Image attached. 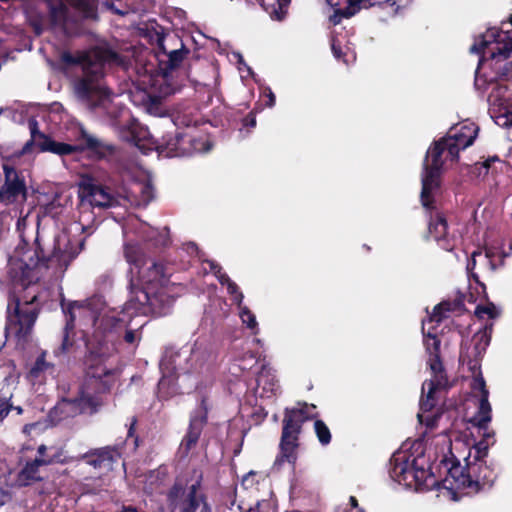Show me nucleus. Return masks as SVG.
Listing matches in <instances>:
<instances>
[{
    "label": "nucleus",
    "mask_w": 512,
    "mask_h": 512,
    "mask_svg": "<svg viewBox=\"0 0 512 512\" xmlns=\"http://www.w3.org/2000/svg\"><path fill=\"white\" fill-rule=\"evenodd\" d=\"M124 255L127 262L133 266L131 274H138L137 283L130 280L129 298L121 311L106 309V303L101 295H94L85 302H74L68 307V315L64 328L62 344L54 351L56 356L67 353L72 346L70 331L79 319L85 345L89 350L86 356V379L80 387L77 396L63 398L55 407L63 417H73L78 414L95 413L102 405L100 394L108 391L114 381V372L104 364L102 348H96L90 339V329L111 331L126 327L135 316H164L168 314L174 299L169 294L167 283L168 274L162 264L152 259H145L137 243L126 242Z\"/></svg>",
    "instance_id": "nucleus-1"
},
{
    "label": "nucleus",
    "mask_w": 512,
    "mask_h": 512,
    "mask_svg": "<svg viewBox=\"0 0 512 512\" xmlns=\"http://www.w3.org/2000/svg\"><path fill=\"white\" fill-rule=\"evenodd\" d=\"M35 242V250L28 249L21 257H14L9 263L13 293L7 305L5 334L6 337L15 338L18 345L26 343L38 313L33 306L37 299L36 294L22 303L16 293L37 283L43 277L44 270L52 268L55 272H63L83 249L85 239L73 240L69 232L64 230L55 236L52 251L48 256L45 255L38 237Z\"/></svg>",
    "instance_id": "nucleus-2"
},
{
    "label": "nucleus",
    "mask_w": 512,
    "mask_h": 512,
    "mask_svg": "<svg viewBox=\"0 0 512 512\" xmlns=\"http://www.w3.org/2000/svg\"><path fill=\"white\" fill-rule=\"evenodd\" d=\"M471 53L480 54L475 72V87L488 95L489 112L501 127H512V92L498 79H512V31L488 29L470 48Z\"/></svg>",
    "instance_id": "nucleus-3"
},
{
    "label": "nucleus",
    "mask_w": 512,
    "mask_h": 512,
    "mask_svg": "<svg viewBox=\"0 0 512 512\" xmlns=\"http://www.w3.org/2000/svg\"><path fill=\"white\" fill-rule=\"evenodd\" d=\"M61 61L76 65L81 76L74 81V93L82 105L93 111L109 113L112 103L108 90L102 84L107 64L118 61V55L109 49L97 48L87 53L63 52Z\"/></svg>",
    "instance_id": "nucleus-4"
},
{
    "label": "nucleus",
    "mask_w": 512,
    "mask_h": 512,
    "mask_svg": "<svg viewBox=\"0 0 512 512\" xmlns=\"http://www.w3.org/2000/svg\"><path fill=\"white\" fill-rule=\"evenodd\" d=\"M215 358L214 349L206 339H197L189 349H167L159 364V397L167 399L183 391L189 375H198L208 370Z\"/></svg>",
    "instance_id": "nucleus-5"
},
{
    "label": "nucleus",
    "mask_w": 512,
    "mask_h": 512,
    "mask_svg": "<svg viewBox=\"0 0 512 512\" xmlns=\"http://www.w3.org/2000/svg\"><path fill=\"white\" fill-rule=\"evenodd\" d=\"M478 127L472 122H463L450 128L447 135L434 143L427 151L422 172L421 201L430 208L431 195L440 185L444 164L456 161L460 150L471 146L477 137Z\"/></svg>",
    "instance_id": "nucleus-6"
},
{
    "label": "nucleus",
    "mask_w": 512,
    "mask_h": 512,
    "mask_svg": "<svg viewBox=\"0 0 512 512\" xmlns=\"http://www.w3.org/2000/svg\"><path fill=\"white\" fill-rule=\"evenodd\" d=\"M443 304L434 307L432 314L428 317L427 321H423L422 331L424 335V346L428 354L427 363L430 367L432 378L426 380L422 385V397L420 400V412L417 417L420 423L425 424L427 427L432 428L438 418V415L433 416L428 413L434 408L436 404L435 394L441 389L446 387L447 380L443 374V365L440 360V340L430 329L425 332V326L433 322L439 323L444 317Z\"/></svg>",
    "instance_id": "nucleus-7"
},
{
    "label": "nucleus",
    "mask_w": 512,
    "mask_h": 512,
    "mask_svg": "<svg viewBox=\"0 0 512 512\" xmlns=\"http://www.w3.org/2000/svg\"><path fill=\"white\" fill-rule=\"evenodd\" d=\"M391 479L406 488L424 490L434 484L430 471V461L425 456L422 440H416L407 448L402 446L396 451L389 464Z\"/></svg>",
    "instance_id": "nucleus-8"
},
{
    "label": "nucleus",
    "mask_w": 512,
    "mask_h": 512,
    "mask_svg": "<svg viewBox=\"0 0 512 512\" xmlns=\"http://www.w3.org/2000/svg\"><path fill=\"white\" fill-rule=\"evenodd\" d=\"M175 41L179 42L176 37L163 38L159 40V49L164 56L167 57L166 66L163 68L165 73L157 75L152 78L151 87L149 90H137L131 96L135 105L140 106L146 113L156 117H163L166 115V107L163 99L174 93V87L168 82L167 70H173L178 67L188 54L184 44L180 42V48L168 50L165 42Z\"/></svg>",
    "instance_id": "nucleus-9"
},
{
    "label": "nucleus",
    "mask_w": 512,
    "mask_h": 512,
    "mask_svg": "<svg viewBox=\"0 0 512 512\" xmlns=\"http://www.w3.org/2000/svg\"><path fill=\"white\" fill-rule=\"evenodd\" d=\"M31 141L27 142L23 148L24 152L29 151V147L35 144L41 152H51L59 156L74 155L78 152L89 150L98 159H107L111 161L117 157L116 147L109 144L85 131L81 133V144L71 145L57 142L52 138L38 131L36 120L29 121Z\"/></svg>",
    "instance_id": "nucleus-10"
},
{
    "label": "nucleus",
    "mask_w": 512,
    "mask_h": 512,
    "mask_svg": "<svg viewBox=\"0 0 512 512\" xmlns=\"http://www.w3.org/2000/svg\"><path fill=\"white\" fill-rule=\"evenodd\" d=\"M79 226L82 232L92 234L94 231V216L90 208H108L119 204L109 189L96 183L92 178H84L79 183Z\"/></svg>",
    "instance_id": "nucleus-11"
},
{
    "label": "nucleus",
    "mask_w": 512,
    "mask_h": 512,
    "mask_svg": "<svg viewBox=\"0 0 512 512\" xmlns=\"http://www.w3.org/2000/svg\"><path fill=\"white\" fill-rule=\"evenodd\" d=\"M314 410L315 406L308 405L307 403L299 404L298 407L285 409L280 441V455L277 457L276 463L281 464L286 461L290 464H294L296 462V450L298 448V439L302 424L314 417Z\"/></svg>",
    "instance_id": "nucleus-12"
},
{
    "label": "nucleus",
    "mask_w": 512,
    "mask_h": 512,
    "mask_svg": "<svg viewBox=\"0 0 512 512\" xmlns=\"http://www.w3.org/2000/svg\"><path fill=\"white\" fill-rule=\"evenodd\" d=\"M463 468H452L451 476L459 486L478 492L485 486H491L494 481L493 471L486 465L484 459H471V454L465 459Z\"/></svg>",
    "instance_id": "nucleus-13"
},
{
    "label": "nucleus",
    "mask_w": 512,
    "mask_h": 512,
    "mask_svg": "<svg viewBox=\"0 0 512 512\" xmlns=\"http://www.w3.org/2000/svg\"><path fill=\"white\" fill-rule=\"evenodd\" d=\"M124 235L134 234L144 241L150 242L155 247H165L170 243L169 230L164 227L162 230L155 229L137 218H131L123 226Z\"/></svg>",
    "instance_id": "nucleus-14"
},
{
    "label": "nucleus",
    "mask_w": 512,
    "mask_h": 512,
    "mask_svg": "<svg viewBox=\"0 0 512 512\" xmlns=\"http://www.w3.org/2000/svg\"><path fill=\"white\" fill-rule=\"evenodd\" d=\"M207 413L208 408L203 399L201 405L191 415L188 430L180 443L179 454L181 457H186L196 447L207 422Z\"/></svg>",
    "instance_id": "nucleus-15"
},
{
    "label": "nucleus",
    "mask_w": 512,
    "mask_h": 512,
    "mask_svg": "<svg viewBox=\"0 0 512 512\" xmlns=\"http://www.w3.org/2000/svg\"><path fill=\"white\" fill-rule=\"evenodd\" d=\"M122 455V445L105 446L102 448L91 449L81 455V459L86 464L99 471H109L113 468Z\"/></svg>",
    "instance_id": "nucleus-16"
},
{
    "label": "nucleus",
    "mask_w": 512,
    "mask_h": 512,
    "mask_svg": "<svg viewBox=\"0 0 512 512\" xmlns=\"http://www.w3.org/2000/svg\"><path fill=\"white\" fill-rule=\"evenodd\" d=\"M5 183L0 190V206L11 204L19 198L25 199L26 187L15 168L3 166Z\"/></svg>",
    "instance_id": "nucleus-17"
},
{
    "label": "nucleus",
    "mask_w": 512,
    "mask_h": 512,
    "mask_svg": "<svg viewBox=\"0 0 512 512\" xmlns=\"http://www.w3.org/2000/svg\"><path fill=\"white\" fill-rule=\"evenodd\" d=\"M334 9V13L330 16V22L337 25L343 18L354 16L359 10L366 9L383 0H326Z\"/></svg>",
    "instance_id": "nucleus-18"
},
{
    "label": "nucleus",
    "mask_w": 512,
    "mask_h": 512,
    "mask_svg": "<svg viewBox=\"0 0 512 512\" xmlns=\"http://www.w3.org/2000/svg\"><path fill=\"white\" fill-rule=\"evenodd\" d=\"M429 236L446 250L452 251L455 246V238L448 232V224L445 216L439 212L430 216L428 225Z\"/></svg>",
    "instance_id": "nucleus-19"
},
{
    "label": "nucleus",
    "mask_w": 512,
    "mask_h": 512,
    "mask_svg": "<svg viewBox=\"0 0 512 512\" xmlns=\"http://www.w3.org/2000/svg\"><path fill=\"white\" fill-rule=\"evenodd\" d=\"M187 133L167 134L158 146L160 154L166 157L189 156L190 146L186 145Z\"/></svg>",
    "instance_id": "nucleus-20"
},
{
    "label": "nucleus",
    "mask_w": 512,
    "mask_h": 512,
    "mask_svg": "<svg viewBox=\"0 0 512 512\" xmlns=\"http://www.w3.org/2000/svg\"><path fill=\"white\" fill-rule=\"evenodd\" d=\"M53 458H35L27 461L17 475V483L20 486H28L33 482L42 481L40 468L52 464Z\"/></svg>",
    "instance_id": "nucleus-21"
},
{
    "label": "nucleus",
    "mask_w": 512,
    "mask_h": 512,
    "mask_svg": "<svg viewBox=\"0 0 512 512\" xmlns=\"http://www.w3.org/2000/svg\"><path fill=\"white\" fill-rule=\"evenodd\" d=\"M120 137L141 148L143 141L150 137L149 130L136 119H129L120 131Z\"/></svg>",
    "instance_id": "nucleus-22"
},
{
    "label": "nucleus",
    "mask_w": 512,
    "mask_h": 512,
    "mask_svg": "<svg viewBox=\"0 0 512 512\" xmlns=\"http://www.w3.org/2000/svg\"><path fill=\"white\" fill-rule=\"evenodd\" d=\"M473 390L481 392V398L479 400L478 411L476 413V420L478 423L485 424L487 421H491V405L488 401V390L486 389L485 380L481 374L475 375L472 383Z\"/></svg>",
    "instance_id": "nucleus-23"
},
{
    "label": "nucleus",
    "mask_w": 512,
    "mask_h": 512,
    "mask_svg": "<svg viewBox=\"0 0 512 512\" xmlns=\"http://www.w3.org/2000/svg\"><path fill=\"white\" fill-rule=\"evenodd\" d=\"M491 340V328L485 327L483 330L478 331L472 337L473 348L471 351H467L464 355L461 353V358L467 357L469 359H474V364L471 365V368H476L477 361L483 356L487 347L490 344Z\"/></svg>",
    "instance_id": "nucleus-24"
},
{
    "label": "nucleus",
    "mask_w": 512,
    "mask_h": 512,
    "mask_svg": "<svg viewBox=\"0 0 512 512\" xmlns=\"http://www.w3.org/2000/svg\"><path fill=\"white\" fill-rule=\"evenodd\" d=\"M256 383L257 391L260 393L261 397H271L278 390L275 375L272 372V369L266 365L262 366V369L256 378Z\"/></svg>",
    "instance_id": "nucleus-25"
},
{
    "label": "nucleus",
    "mask_w": 512,
    "mask_h": 512,
    "mask_svg": "<svg viewBox=\"0 0 512 512\" xmlns=\"http://www.w3.org/2000/svg\"><path fill=\"white\" fill-rule=\"evenodd\" d=\"M126 197L132 204L144 207L153 199V188L149 183H133Z\"/></svg>",
    "instance_id": "nucleus-26"
},
{
    "label": "nucleus",
    "mask_w": 512,
    "mask_h": 512,
    "mask_svg": "<svg viewBox=\"0 0 512 512\" xmlns=\"http://www.w3.org/2000/svg\"><path fill=\"white\" fill-rule=\"evenodd\" d=\"M186 145L190 146L189 156L195 153L208 152L212 148V143L207 136H193L187 133Z\"/></svg>",
    "instance_id": "nucleus-27"
},
{
    "label": "nucleus",
    "mask_w": 512,
    "mask_h": 512,
    "mask_svg": "<svg viewBox=\"0 0 512 512\" xmlns=\"http://www.w3.org/2000/svg\"><path fill=\"white\" fill-rule=\"evenodd\" d=\"M266 11L272 19L282 20L286 14V9L290 0H263Z\"/></svg>",
    "instance_id": "nucleus-28"
},
{
    "label": "nucleus",
    "mask_w": 512,
    "mask_h": 512,
    "mask_svg": "<svg viewBox=\"0 0 512 512\" xmlns=\"http://www.w3.org/2000/svg\"><path fill=\"white\" fill-rule=\"evenodd\" d=\"M238 307L239 317L243 324H245L249 329L253 330L254 334L258 333V323L256 321L255 315L250 311L247 306H244L243 303Z\"/></svg>",
    "instance_id": "nucleus-29"
},
{
    "label": "nucleus",
    "mask_w": 512,
    "mask_h": 512,
    "mask_svg": "<svg viewBox=\"0 0 512 512\" xmlns=\"http://www.w3.org/2000/svg\"><path fill=\"white\" fill-rule=\"evenodd\" d=\"M314 429L319 442L322 445H328L331 441V433L327 425L322 420H316L314 423Z\"/></svg>",
    "instance_id": "nucleus-30"
},
{
    "label": "nucleus",
    "mask_w": 512,
    "mask_h": 512,
    "mask_svg": "<svg viewBox=\"0 0 512 512\" xmlns=\"http://www.w3.org/2000/svg\"><path fill=\"white\" fill-rule=\"evenodd\" d=\"M495 443V440H480L478 443L475 444L474 450L475 455L473 457L474 460L476 459H484L488 453V449L491 445Z\"/></svg>",
    "instance_id": "nucleus-31"
},
{
    "label": "nucleus",
    "mask_w": 512,
    "mask_h": 512,
    "mask_svg": "<svg viewBox=\"0 0 512 512\" xmlns=\"http://www.w3.org/2000/svg\"><path fill=\"white\" fill-rule=\"evenodd\" d=\"M207 263L209 265L211 272L214 273V275L217 277L218 281L222 285H228L229 282H232L229 276L226 273L222 272V268L218 263L212 260L207 261Z\"/></svg>",
    "instance_id": "nucleus-32"
},
{
    "label": "nucleus",
    "mask_w": 512,
    "mask_h": 512,
    "mask_svg": "<svg viewBox=\"0 0 512 512\" xmlns=\"http://www.w3.org/2000/svg\"><path fill=\"white\" fill-rule=\"evenodd\" d=\"M227 293L231 296L232 301L237 305H241L243 302L244 295L240 291L238 285L232 281L229 282L228 285H226Z\"/></svg>",
    "instance_id": "nucleus-33"
},
{
    "label": "nucleus",
    "mask_w": 512,
    "mask_h": 512,
    "mask_svg": "<svg viewBox=\"0 0 512 512\" xmlns=\"http://www.w3.org/2000/svg\"><path fill=\"white\" fill-rule=\"evenodd\" d=\"M475 314L480 318L484 315H487L489 318H495L499 315V311L493 303H488L485 306H477Z\"/></svg>",
    "instance_id": "nucleus-34"
},
{
    "label": "nucleus",
    "mask_w": 512,
    "mask_h": 512,
    "mask_svg": "<svg viewBox=\"0 0 512 512\" xmlns=\"http://www.w3.org/2000/svg\"><path fill=\"white\" fill-rule=\"evenodd\" d=\"M471 423L473 425H475L476 427H478L479 431L482 432V439L481 440H495L494 439V436H495V433L493 430H490L489 427H488V424L490 423V421H487L485 424H480L478 423V421L476 420V414L473 416V418L471 419Z\"/></svg>",
    "instance_id": "nucleus-35"
},
{
    "label": "nucleus",
    "mask_w": 512,
    "mask_h": 512,
    "mask_svg": "<svg viewBox=\"0 0 512 512\" xmlns=\"http://www.w3.org/2000/svg\"><path fill=\"white\" fill-rule=\"evenodd\" d=\"M49 367V363L45 361V353H42L30 369V375L32 377H39L40 373Z\"/></svg>",
    "instance_id": "nucleus-36"
},
{
    "label": "nucleus",
    "mask_w": 512,
    "mask_h": 512,
    "mask_svg": "<svg viewBox=\"0 0 512 512\" xmlns=\"http://www.w3.org/2000/svg\"><path fill=\"white\" fill-rule=\"evenodd\" d=\"M12 408L13 405L7 399H0V423L8 416Z\"/></svg>",
    "instance_id": "nucleus-37"
},
{
    "label": "nucleus",
    "mask_w": 512,
    "mask_h": 512,
    "mask_svg": "<svg viewBox=\"0 0 512 512\" xmlns=\"http://www.w3.org/2000/svg\"><path fill=\"white\" fill-rule=\"evenodd\" d=\"M45 212L52 217H57L61 214L62 208L61 205L54 200L46 206Z\"/></svg>",
    "instance_id": "nucleus-38"
},
{
    "label": "nucleus",
    "mask_w": 512,
    "mask_h": 512,
    "mask_svg": "<svg viewBox=\"0 0 512 512\" xmlns=\"http://www.w3.org/2000/svg\"><path fill=\"white\" fill-rule=\"evenodd\" d=\"M482 256V253L479 252V251H474L471 255V259L468 261L467 263V270L468 272L471 274V276L478 282V278H477V275L472 273L473 269L475 268V265H476V257H480Z\"/></svg>",
    "instance_id": "nucleus-39"
},
{
    "label": "nucleus",
    "mask_w": 512,
    "mask_h": 512,
    "mask_svg": "<svg viewBox=\"0 0 512 512\" xmlns=\"http://www.w3.org/2000/svg\"><path fill=\"white\" fill-rule=\"evenodd\" d=\"M140 339V334L136 330L127 329L124 335V340L128 344H135Z\"/></svg>",
    "instance_id": "nucleus-40"
},
{
    "label": "nucleus",
    "mask_w": 512,
    "mask_h": 512,
    "mask_svg": "<svg viewBox=\"0 0 512 512\" xmlns=\"http://www.w3.org/2000/svg\"><path fill=\"white\" fill-rule=\"evenodd\" d=\"M103 6L106 9L113 12L114 14L121 15V16L127 14V10H122V9L117 8L113 1H105V2H103Z\"/></svg>",
    "instance_id": "nucleus-41"
},
{
    "label": "nucleus",
    "mask_w": 512,
    "mask_h": 512,
    "mask_svg": "<svg viewBox=\"0 0 512 512\" xmlns=\"http://www.w3.org/2000/svg\"><path fill=\"white\" fill-rule=\"evenodd\" d=\"M133 426H134V422L131 424V426H130V428L128 430L127 438H126L124 444H127V442L131 439V441H132V449L135 450L136 447L138 446V439H137V437H134Z\"/></svg>",
    "instance_id": "nucleus-42"
},
{
    "label": "nucleus",
    "mask_w": 512,
    "mask_h": 512,
    "mask_svg": "<svg viewBox=\"0 0 512 512\" xmlns=\"http://www.w3.org/2000/svg\"><path fill=\"white\" fill-rule=\"evenodd\" d=\"M234 57L237 59V62L239 64L238 69L240 71H242L243 68H245L249 74H252L251 68L247 66V64L244 62L243 57L240 53H234Z\"/></svg>",
    "instance_id": "nucleus-43"
},
{
    "label": "nucleus",
    "mask_w": 512,
    "mask_h": 512,
    "mask_svg": "<svg viewBox=\"0 0 512 512\" xmlns=\"http://www.w3.org/2000/svg\"><path fill=\"white\" fill-rule=\"evenodd\" d=\"M331 48L333 55L336 59H340L342 56L341 48L337 45L336 41L333 39L331 43Z\"/></svg>",
    "instance_id": "nucleus-44"
},
{
    "label": "nucleus",
    "mask_w": 512,
    "mask_h": 512,
    "mask_svg": "<svg viewBox=\"0 0 512 512\" xmlns=\"http://www.w3.org/2000/svg\"><path fill=\"white\" fill-rule=\"evenodd\" d=\"M47 446L42 444L37 449V457L36 458H51L50 456L46 455Z\"/></svg>",
    "instance_id": "nucleus-45"
},
{
    "label": "nucleus",
    "mask_w": 512,
    "mask_h": 512,
    "mask_svg": "<svg viewBox=\"0 0 512 512\" xmlns=\"http://www.w3.org/2000/svg\"><path fill=\"white\" fill-rule=\"evenodd\" d=\"M256 125V118L255 116L251 113L250 115H248L245 119H244V126H250V127H255Z\"/></svg>",
    "instance_id": "nucleus-46"
},
{
    "label": "nucleus",
    "mask_w": 512,
    "mask_h": 512,
    "mask_svg": "<svg viewBox=\"0 0 512 512\" xmlns=\"http://www.w3.org/2000/svg\"><path fill=\"white\" fill-rule=\"evenodd\" d=\"M268 90V102H267V106L268 107H273L275 105V95L274 93L271 91L270 88L267 89Z\"/></svg>",
    "instance_id": "nucleus-47"
},
{
    "label": "nucleus",
    "mask_w": 512,
    "mask_h": 512,
    "mask_svg": "<svg viewBox=\"0 0 512 512\" xmlns=\"http://www.w3.org/2000/svg\"><path fill=\"white\" fill-rule=\"evenodd\" d=\"M189 501H190V507L194 508L198 505L196 498H195V491L194 489L189 493Z\"/></svg>",
    "instance_id": "nucleus-48"
},
{
    "label": "nucleus",
    "mask_w": 512,
    "mask_h": 512,
    "mask_svg": "<svg viewBox=\"0 0 512 512\" xmlns=\"http://www.w3.org/2000/svg\"><path fill=\"white\" fill-rule=\"evenodd\" d=\"M34 427H35V424H26V425H24L22 432L24 434H29Z\"/></svg>",
    "instance_id": "nucleus-49"
},
{
    "label": "nucleus",
    "mask_w": 512,
    "mask_h": 512,
    "mask_svg": "<svg viewBox=\"0 0 512 512\" xmlns=\"http://www.w3.org/2000/svg\"><path fill=\"white\" fill-rule=\"evenodd\" d=\"M200 512H210L206 503H204L200 509Z\"/></svg>",
    "instance_id": "nucleus-50"
},
{
    "label": "nucleus",
    "mask_w": 512,
    "mask_h": 512,
    "mask_svg": "<svg viewBox=\"0 0 512 512\" xmlns=\"http://www.w3.org/2000/svg\"><path fill=\"white\" fill-rule=\"evenodd\" d=\"M12 409H14L17 412V414H19V415L23 413V409L20 406H16V407L13 406Z\"/></svg>",
    "instance_id": "nucleus-51"
},
{
    "label": "nucleus",
    "mask_w": 512,
    "mask_h": 512,
    "mask_svg": "<svg viewBox=\"0 0 512 512\" xmlns=\"http://www.w3.org/2000/svg\"><path fill=\"white\" fill-rule=\"evenodd\" d=\"M94 337H95V341L97 342V344L99 346H102V340H101L100 336L97 334Z\"/></svg>",
    "instance_id": "nucleus-52"
},
{
    "label": "nucleus",
    "mask_w": 512,
    "mask_h": 512,
    "mask_svg": "<svg viewBox=\"0 0 512 512\" xmlns=\"http://www.w3.org/2000/svg\"><path fill=\"white\" fill-rule=\"evenodd\" d=\"M512 253V241L509 244V253H504V256L507 257Z\"/></svg>",
    "instance_id": "nucleus-53"
},
{
    "label": "nucleus",
    "mask_w": 512,
    "mask_h": 512,
    "mask_svg": "<svg viewBox=\"0 0 512 512\" xmlns=\"http://www.w3.org/2000/svg\"><path fill=\"white\" fill-rule=\"evenodd\" d=\"M249 359L251 360V362L255 363L256 360H255V356L253 354H250L249 355Z\"/></svg>",
    "instance_id": "nucleus-54"
},
{
    "label": "nucleus",
    "mask_w": 512,
    "mask_h": 512,
    "mask_svg": "<svg viewBox=\"0 0 512 512\" xmlns=\"http://www.w3.org/2000/svg\"><path fill=\"white\" fill-rule=\"evenodd\" d=\"M126 510L129 511V512H136L137 511L136 508H134V507H128V508H126Z\"/></svg>",
    "instance_id": "nucleus-55"
},
{
    "label": "nucleus",
    "mask_w": 512,
    "mask_h": 512,
    "mask_svg": "<svg viewBox=\"0 0 512 512\" xmlns=\"http://www.w3.org/2000/svg\"><path fill=\"white\" fill-rule=\"evenodd\" d=\"M495 160H497V158H492V159H491V161H495ZM489 162H490V160H488V161L485 163V166H486V167H488V166H489Z\"/></svg>",
    "instance_id": "nucleus-56"
},
{
    "label": "nucleus",
    "mask_w": 512,
    "mask_h": 512,
    "mask_svg": "<svg viewBox=\"0 0 512 512\" xmlns=\"http://www.w3.org/2000/svg\"><path fill=\"white\" fill-rule=\"evenodd\" d=\"M241 369H248L246 365H241Z\"/></svg>",
    "instance_id": "nucleus-57"
},
{
    "label": "nucleus",
    "mask_w": 512,
    "mask_h": 512,
    "mask_svg": "<svg viewBox=\"0 0 512 512\" xmlns=\"http://www.w3.org/2000/svg\"><path fill=\"white\" fill-rule=\"evenodd\" d=\"M247 512H257L254 509H249Z\"/></svg>",
    "instance_id": "nucleus-58"
},
{
    "label": "nucleus",
    "mask_w": 512,
    "mask_h": 512,
    "mask_svg": "<svg viewBox=\"0 0 512 512\" xmlns=\"http://www.w3.org/2000/svg\"><path fill=\"white\" fill-rule=\"evenodd\" d=\"M255 341H256L257 343H261V340H260V339H255Z\"/></svg>",
    "instance_id": "nucleus-59"
},
{
    "label": "nucleus",
    "mask_w": 512,
    "mask_h": 512,
    "mask_svg": "<svg viewBox=\"0 0 512 512\" xmlns=\"http://www.w3.org/2000/svg\"><path fill=\"white\" fill-rule=\"evenodd\" d=\"M510 25L512 26V16L510 17Z\"/></svg>",
    "instance_id": "nucleus-60"
},
{
    "label": "nucleus",
    "mask_w": 512,
    "mask_h": 512,
    "mask_svg": "<svg viewBox=\"0 0 512 512\" xmlns=\"http://www.w3.org/2000/svg\"><path fill=\"white\" fill-rule=\"evenodd\" d=\"M2 349V347H0V350Z\"/></svg>",
    "instance_id": "nucleus-61"
}]
</instances>
